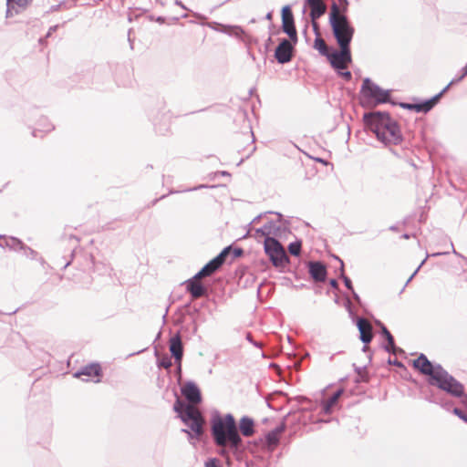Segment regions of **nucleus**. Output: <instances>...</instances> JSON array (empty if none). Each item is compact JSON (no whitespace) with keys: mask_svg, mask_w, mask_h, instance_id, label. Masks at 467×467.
<instances>
[{"mask_svg":"<svg viewBox=\"0 0 467 467\" xmlns=\"http://www.w3.org/2000/svg\"><path fill=\"white\" fill-rule=\"evenodd\" d=\"M448 89L449 86H446L440 93L436 94L431 99L425 100V106H427L431 110Z\"/></svg>","mask_w":467,"mask_h":467,"instance_id":"28","label":"nucleus"},{"mask_svg":"<svg viewBox=\"0 0 467 467\" xmlns=\"http://www.w3.org/2000/svg\"><path fill=\"white\" fill-rule=\"evenodd\" d=\"M340 50H335L327 57L331 66L337 70L347 68L348 63L351 62L350 47L339 46Z\"/></svg>","mask_w":467,"mask_h":467,"instance_id":"7","label":"nucleus"},{"mask_svg":"<svg viewBox=\"0 0 467 467\" xmlns=\"http://www.w3.org/2000/svg\"><path fill=\"white\" fill-rule=\"evenodd\" d=\"M293 46L289 40L283 38L275 48V57L280 64H285L292 59Z\"/></svg>","mask_w":467,"mask_h":467,"instance_id":"11","label":"nucleus"},{"mask_svg":"<svg viewBox=\"0 0 467 467\" xmlns=\"http://www.w3.org/2000/svg\"><path fill=\"white\" fill-rule=\"evenodd\" d=\"M451 247H452V252H453V254H457V255H460V254L455 251V249H454V247H453V244H451Z\"/></svg>","mask_w":467,"mask_h":467,"instance_id":"62","label":"nucleus"},{"mask_svg":"<svg viewBox=\"0 0 467 467\" xmlns=\"http://www.w3.org/2000/svg\"><path fill=\"white\" fill-rule=\"evenodd\" d=\"M61 5H58L57 6L52 7V10H57L60 7Z\"/></svg>","mask_w":467,"mask_h":467,"instance_id":"64","label":"nucleus"},{"mask_svg":"<svg viewBox=\"0 0 467 467\" xmlns=\"http://www.w3.org/2000/svg\"><path fill=\"white\" fill-rule=\"evenodd\" d=\"M21 250L25 251V255L27 256V257L35 259L36 256V252L35 250H33L32 248H30V247H27V246L24 245V248H22Z\"/></svg>","mask_w":467,"mask_h":467,"instance_id":"43","label":"nucleus"},{"mask_svg":"<svg viewBox=\"0 0 467 467\" xmlns=\"http://www.w3.org/2000/svg\"><path fill=\"white\" fill-rule=\"evenodd\" d=\"M402 237H403L404 239H409V238H410L409 234H403V235H402Z\"/></svg>","mask_w":467,"mask_h":467,"instance_id":"63","label":"nucleus"},{"mask_svg":"<svg viewBox=\"0 0 467 467\" xmlns=\"http://www.w3.org/2000/svg\"><path fill=\"white\" fill-rule=\"evenodd\" d=\"M309 274L317 282H323L327 276V269L324 264L320 262L309 263Z\"/></svg>","mask_w":467,"mask_h":467,"instance_id":"15","label":"nucleus"},{"mask_svg":"<svg viewBox=\"0 0 467 467\" xmlns=\"http://www.w3.org/2000/svg\"><path fill=\"white\" fill-rule=\"evenodd\" d=\"M364 121L381 142L397 145L402 140L400 129L389 113L381 111L366 113Z\"/></svg>","mask_w":467,"mask_h":467,"instance_id":"2","label":"nucleus"},{"mask_svg":"<svg viewBox=\"0 0 467 467\" xmlns=\"http://www.w3.org/2000/svg\"><path fill=\"white\" fill-rule=\"evenodd\" d=\"M465 77L466 76H463V72L461 71V75L454 78L447 86L450 88L451 85L462 81Z\"/></svg>","mask_w":467,"mask_h":467,"instance_id":"50","label":"nucleus"},{"mask_svg":"<svg viewBox=\"0 0 467 467\" xmlns=\"http://www.w3.org/2000/svg\"><path fill=\"white\" fill-rule=\"evenodd\" d=\"M33 0H6V17H12L13 16L19 13V10L16 8V5L25 10Z\"/></svg>","mask_w":467,"mask_h":467,"instance_id":"17","label":"nucleus"},{"mask_svg":"<svg viewBox=\"0 0 467 467\" xmlns=\"http://www.w3.org/2000/svg\"><path fill=\"white\" fill-rule=\"evenodd\" d=\"M428 383L452 397L467 399V396L464 395V386L443 368H438L435 376H432V379H428Z\"/></svg>","mask_w":467,"mask_h":467,"instance_id":"4","label":"nucleus"},{"mask_svg":"<svg viewBox=\"0 0 467 467\" xmlns=\"http://www.w3.org/2000/svg\"><path fill=\"white\" fill-rule=\"evenodd\" d=\"M39 126H42L43 129H37L33 131V136H36V132H48L54 129V126L48 122L47 119H42Z\"/></svg>","mask_w":467,"mask_h":467,"instance_id":"30","label":"nucleus"},{"mask_svg":"<svg viewBox=\"0 0 467 467\" xmlns=\"http://www.w3.org/2000/svg\"><path fill=\"white\" fill-rule=\"evenodd\" d=\"M389 363L392 364V365H394L396 367H399V368L403 367V364L400 361H399L398 359H394V360L389 359Z\"/></svg>","mask_w":467,"mask_h":467,"instance_id":"56","label":"nucleus"},{"mask_svg":"<svg viewBox=\"0 0 467 467\" xmlns=\"http://www.w3.org/2000/svg\"><path fill=\"white\" fill-rule=\"evenodd\" d=\"M329 285H331V287L337 289L338 287V283L336 279H331L329 281Z\"/></svg>","mask_w":467,"mask_h":467,"instance_id":"58","label":"nucleus"},{"mask_svg":"<svg viewBox=\"0 0 467 467\" xmlns=\"http://www.w3.org/2000/svg\"><path fill=\"white\" fill-rule=\"evenodd\" d=\"M377 324L381 328V334L387 338L389 337V336H392L390 334V332L388 330V328L380 322V321H377Z\"/></svg>","mask_w":467,"mask_h":467,"instance_id":"47","label":"nucleus"},{"mask_svg":"<svg viewBox=\"0 0 467 467\" xmlns=\"http://www.w3.org/2000/svg\"><path fill=\"white\" fill-rule=\"evenodd\" d=\"M233 252V259L240 257L244 254V250L242 248L236 247L234 249L232 248L230 253Z\"/></svg>","mask_w":467,"mask_h":467,"instance_id":"49","label":"nucleus"},{"mask_svg":"<svg viewBox=\"0 0 467 467\" xmlns=\"http://www.w3.org/2000/svg\"><path fill=\"white\" fill-rule=\"evenodd\" d=\"M387 339V344L383 347L385 351L388 353H391L393 355H397L398 353H402L403 350L395 346L393 336H389Z\"/></svg>","mask_w":467,"mask_h":467,"instance_id":"27","label":"nucleus"},{"mask_svg":"<svg viewBox=\"0 0 467 467\" xmlns=\"http://www.w3.org/2000/svg\"><path fill=\"white\" fill-rule=\"evenodd\" d=\"M361 95L368 100H373L376 104L386 103L389 100V90L382 89L379 85L372 82L369 78L363 80Z\"/></svg>","mask_w":467,"mask_h":467,"instance_id":"6","label":"nucleus"},{"mask_svg":"<svg viewBox=\"0 0 467 467\" xmlns=\"http://www.w3.org/2000/svg\"><path fill=\"white\" fill-rule=\"evenodd\" d=\"M211 433L216 446H228L233 452H236L242 445L243 440L231 413L224 416L213 415L211 420Z\"/></svg>","mask_w":467,"mask_h":467,"instance_id":"1","label":"nucleus"},{"mask_svg":"<svg viewBox=\"0 0 467 467\" xmlns=\"http://www.w3.org/2000/svg\"><path fill=\"white\" fill-rule=\"evenodd\" d=\"M312 26L316 37H320L319 26L318 24L317 23V20L312 21Z\"/></svg>","mask_w":467,"mask_h":467,"instance_id":"51","label":"nucleus"},{"mask_svg":"<svg viewBox=\"0 0 467 467\" xmlns=\"http://www.w3.org/2000/svg\"><path fill=\"white\" fill-rule=\"evenodd\" d=\"M278 216L277 221H270L263 225L268 236L275 237L281 234V220L282 214L275 213Z\"/></svg>","mask_w":467,"mask_h":467,"instance_id":"21","label":"nucleus"},{"mask_svg":"<svg viewBox=\"0 0 467 467\" xmlns=\"http://www.w3.org/2000/svg\"><path fill=\"white\" fill-rule=\"evenodd\" d=\"M246 339H247L250 343H252L253 345H254V346H256V347L261 348V344H259V343H257V342H255V341H254V340H253V337H252L251 333H247V334H246Z\"/></svg>","mask_w":467,"mask_h":467,"instance_id":"53","label":"nucleus"},{"mask_svg":"<svg viewBox=\"0 0 467 467\" xmlns=\"http://www.w3.org/2000/svg\"><path fill=\"white\" fill-rule=\"evenodd\" d=\"M314 48H316L324 57H327L330 53L327 45L321 36L315 38Z\"/></svg>","mask_w":467,"mask_h":467,"instance_id":"26","label":"nucleus"},{"mask_svg":"<svg viewBox=\"0 0 467 467\" xmlns=\"http://www.w3.org/2000/svg\"><path fill=\"white\" fill-rule=\"evenodd\" d=\"M427 400L430 401V402H433V403H437V404H441L442 407L444 408H448L451 404L449 402H446V403H442V400L437 397L436 395L434 394H431L430 397H427Z\"/></svg>","mask_w":467,"mask_h":467,"instance_id":"36","label":"nucleus"},{"mask_svg":"<svg viewBox=\"0 0 467 467\" xmlns=\"http://www.w3.org/2000/svg\"><path fill=\"white\" fill-rule=\"evenodd\" d=\"M400 107L403 109L413 110V104H410V103H400Z\"/></svg>","mask_w":467,"mask_h":467,"instance_id":"57","label":"nucleus"},{"mask_svg":"<svg viewBox=\"0 0 467 467\" xmlns=\"http://www.w3.org/2000/svg\"><path fill=\"white\" fill-rule=\"evenodd\" d=\"M288 251L293 255H299L301 252V243L300 242H293L288 245Z\"/></svg>","mask_w":467,"mask_h":467,"instance_id":"32","label":"nucleus"},{"mask_svg":"<svg viewBox=\"0 0 467 467\" xmlns=\"http://www.w3.org/2000/svg\"><path fill=\"white\" fill-rule=\"evenodd\" d=\"M186 290L191 294L194 299L200 298L206 295L207 290L201 282H195L188 279L185 281Z\"/></svg>","mask_w":467,"mask_h":467,"instance_id":"16","label":"nucleus"},{"mask_svg":"<svg viewBox=\"0 0 467 467\" xmlns=\"http://www.w3.org/2000/svg\"><path fill=\"white\" fill-rule=\"evenodd\" d=\"M201 417H202V416L201 412L199 411V410L196 409L194 407V405L188 404L187 406H185V410L180 418L184 423H188L189 421L194 420Z\"/></svg>","mask_w":467,"mask_h":467,"instance_id":"22","label":"nucleus"},{"mask_svg":"<svg viewBox=\"0 0 467 467\" xmlns=\"http://www.w3.org/2000/svg\"><path fill=\"white\" fill-rule=\"evenodd\" d=\"M337 1H338L337 5L339 6L341 12L343 14H346V12L348 10V0H337Z\"/></svg>","mask_w":467,"mask_h":467,"instance_id":"46","label":"nucleus"},{"mask_svg":"<svg viewBox=\"0 0 467 467\" xmlns=\"http://www.w3.org/2000/svg\"><path fill=\"white\" fill-rule=\"evenodd\" d=\"M231 26H226V25H222V24H219L218 25V27L216 28L217 31L221 32V33H223V34H226V35H229L230 31H231Z\"/></svg>","mask_w":467,"mask_h":467,"instance_id":"45","label":"nucleus"},{"mask_svg":"<svg viewBox=\"0 0 467 467\" xmlns=\"http://www.w3.org/2000/svg\"><path fill=\"white\" fill-rule=\"evenodd\" d=\"M357 327L359 331V339L364 344L370 343L373 338V328L370 322L364 317H359L357 320Z\"/></svg>","mask_w":467,"mask_h":467,"instance_id":"13","label":"nucleus"},{"mask_svg":"<svg viewBox=\"0 0 467 467\" xmlns=\"http://www.w3.org/2000/svg\"><path fill=\"white\" fill-rule=\"evenodd\" d=\"M336 259H337L340 262V265H341V267H340L341 275H340V276L343 279L346 287L348 289H349L350 291H353L354 289H353V286H352L351 280L347 275H345V274H344V264H343V261L339 257H337V256L336 257Z\"/></svg>","mask_w":467,"mask_h":467,"instance_id":"31","label":"nucleus"},{"mask_svg":"<svg viewBox=\"0 0 467 467\" xmlns=\"http://www.w3.org/2000/svg\"><path fill=\"white\" fill-rule=\"evenodd\" d=\"M239 430L244 437H251L254 433V421L248 416L241 418L239 422Z\"/></svg>","mask_w":467,"mask_h":467,"instance_id":"20","label":"nucleus"},{"mask_svg":"<svg viewBox=\"0 0 467 467\" xmlns=\"http://www.w3.org/2000/svg\"><path fill=\"white\" fill-rule=\"evenodd\" d=\"M367 345H368V344H365V345L363 346V348H362V349H363V351H367V350L368 349V347Z\"/></svg>","mask_w":467,"mask_h":467,"instance_id":"61","label":"nucleus"},{"mask_svg":"<svg viewBox=\"0 0 467 467\" xmlns=\"http://www.w3.org/2000/svg\"><path fill=\"white\" fill-rule=\"evenodd\" d=\"M285 427L283 425L276 427L275 430L269 431L265 435V441L268 447H275L279 443V436L284 431Z\"/></svg>","mask_w":467,"mask_h":467,"instance_id":"23","label":"nucleus"},{"mask_svg":"<svg viewBox=\"0 0 467 467\" xmlns=\"http://www.w3.org/2000/svg\"><path fill=\"white\" fill-rule=\"evenodd\" d=\"M185 424L191 429V431H189L187 430H182V431L187 433L189 438L198 439L202 434V424H203L202 417L198 418L194 420H191Z\"/></svg>","mask_w":467,"mask_h":467,"instance_id":"18","label":"nucleus"},{"mask_svg":"<svg viewBox=\"0 0 467 467\" xmlns=\"http://www.w3.org/2000/svg\"><path fill=\"white\" fill-rule=\"evenodd\" d=\"M170 351L174 357L175 361L178 362V370L181 371V361L183 356V347L179 332L170 339Z\"/></svg>","mask_w":467,"mask_h":467,"instance_id":"14","label":"nucleus"},{"mask_svg":"<svg viewBox=\"0 0 467 467\" xmlns=\"http://www.w3.org/2000/svg\"><path fill=\"white\" fill-rule=\"evenodd\" d=\"M171 365H172L171 359L168 355H164L161 358H160L158 360L159 367H161L164 368H169L171 367Z\"/></svg>","mask_w":467,"mask_h":467,"instance_id":"34","label":"nucleus"},{"mask_svg":"<svg viewBox=\"0 0 467 467\" xmlns=\"http://www.w3.org/2000/svg\"><path fill=\"white\" fill-rule=\"evenodd\" d=\"M306 2L309 5L310 9L326 5L323 0H306Z\"/></svg>","mask_w":467,"mask_h":467,"instance_id":"41","label":"nucleus"},{"mask_svg":"<svg viewBox=\"0 0 467 467\" xmlns=\"http://www.w3.org/2000/svg\"><path fill=\"white\" fill-rule=\"evenodd\" d=\"M340 76H342V78H344L347 81L350 80L351 79V72L350 71H343V72H338Z\"/></svg>","mask_w":467,"mask_h":467,"instance_id":"52","label":"nucleus"},{"mask_svg":"<svg viewBox=\"0 0 467 467\" xmlns=\"http://www.w3.org/2000/svg\"><path fill=\"white\" fill-rule=\"evenodd\" d=\"M254 237L256 239L263 238V237L265 239L266 237H269V236L266 234L265 228L262 226L261 228L255 229Z\"/></svg>","mask_w":467,"mask_h":467,"instance_id":"40","label":"nucleus"},{"mask_svg":"<svg viewBox=\"0 0 467 467\" xmlns=\"http://www.w3.org/2000/svg\"><path fill=\"white\" fill-rule=\"evenodd\" d=\"M206 276H209L206 272L204 271L203 268H202L197 274H195L192 278H190L191 280H193L195 282H201L200 280L202 278V277H206Z\"/></svg>","mask_w":467,"mask_h":467,"instance_id":"39","label":"nucleus"},{"mask_svg":"<svg viewBox=\"0 0 467 467\" xmlns=\"http://www.w3.org/2000/svg\"><path fill=\"white\" fill-rule=\"evenodd\" d=\"M0 245L9 247L13 250L24 248L23 243L16 237H0Z\"/></svg>","mask_w":467,"mask_h":467,"instance_id":"24","label":"nucleus"},{"mask_svg":"<svg viewBox=\"0 0 467 467\" xmlns=\"http://www.w3.org/2000/svg\"><path fill=\"white\" fill-rule=\"evenodd\" d=\"M343 393L342 389L337 390L331 397H329L323 404V410L325 413H330L331 409L337 403V400Z\"/></svg>","mask_w":467,"mask_h":467,"instance_id":"25","label":"nucleus"},{"mask_svg":"<svg viewBox=\"0 0 467 467\" xmlns=\"http://www.w3.org/2000/svg\"><path fill=\"white\" fill-rule=\"evenodd\" d=\"M413 110L417 112H424L427 113L430 111V109L425 106V101L421 103H414L413 104Z\"/></svg>","mask_w":467,"mask_h":467,"instance_id":"37","label":"nucleus"},{"mask_svg":"<svg viewBox=\"0 0 467 467\" xmlns=\"http://www.w3.org/2000/svg\"><path fill=\"white\" fill-rule=\"evenodd\" d=\"M426 259H424L420 265L417 267V269L413 272V274L409 277V279L407 280L405 285L403 286V288L401 289V292L405 289V286L412 280V278L416 275V274L418 273V271L420 270V268L422 266V265L425 263Z\"/></svg>","mask_w":467,"mask_h":467,"instance_id":"48","label":"nucleus"},{"mask_svg":"<svg viewBox=\"0 0 467 467\" xmlns=\"http://www.w3.org/2000/svg\"><path fill=\"white\" fill-rule=\"evenodd\" d=\"M352 292V295H353V297L354 299L358 302V303H360V297L353 290L351 291Z\"/></svg>","mask_w":467,"mask_h":467,"instance_id":"59","label":"nucleus"},{"mask_svg":"<svg viewBox=\"0 0 467 467\" xmlns=\"http://www.w3.org/2000/svg\"><path fill=\"white\" fill-rule=\"evenodd\" d=\"M231 250V245L223 248L217 256H215L202 267L209 276L214 274L223 265Z\"/></svg>","mask_w":467,"mask_h":467,"instance_id":"12","label":"nucleus"},{"mask_svg":"<svg viewBox=\"0 0 467 467\" xmlns=\"http://www.w3.org/2000/svg\"><path fill=\"white\" fill-rule=\"evenodd\" d=\"M413 366L423 375L429 376V379H432V376H435L438 368H442L440 364H432L424 354H420L419 358L413 361Z\"/></svg>","mask_w":467,"mask_h":467,"instance_id":"9","label":"nucleus"},{"mask_svg":"<svg viewBox=\"0 0 467 467\" xmlns=\"http://www.w3.org/2000/svg\"><path fill=\"white\" fill-rule=\"evenodd\" d=\"M182 394L189 404L196 405L201 403L202 395L200 389L193 381H186L181 389Z\"/></svg>","mask_w":467,"mask_h":467,"instance_id":"10","label":"nucleus"},{"mask_svg":"<svg viewBox=\"0 0 467 467\" xmlns=\"http://www.w3.org/2000/svg\"><path fill=\"white\" fill-rule=\"evenodd\" d=\"M329 25L338 46L350 47L355 29L336 2L330 6Z\"/></svg>","mask_w":467,"mask_h":467,"instance_id":"3","label":"nucleus"},{"mask_svg":"<svg viewBox=\"0 0 467 467\" xmlns=\"http://www.w3.org/2000/svg\"><path fill=\"white\" fill-rule=\"evenodd\" d=\"M244 35V29L239 26H232L231 31L229 33V36H234L238 39H242L243 36Z\"/></svg>","mask_w":467,"mask_h":467,"instance_id":"33","label":"nucleus"},{"mask_svg":"<svg viewBox=\"0 0 467 467\" xmlns=\"http://www.w3.org/2000/svg\"><path fill=\"white\" fill-rule=\"evenodd\" d=\"M267 213H273V212L269 211V212H266V213H261V214L257 215L255 218H254V220L252 221V223H257L258 221H260V219H261L265 214H267Z\"/></svg>","mask_w":467,"mask_h":467,"instance_id":"55","label":"nucleus"},{"mask_svg":"<svg viewBox=\"0 0 467 467\" xmlns=\"http://www.w3.org/2000/svg\"><path fill=\"white\" fill-rule=\"evenodd\" d=\"M282 28L294 43L297 42V33L295 26L294 16L289 5L282 8Z\"/></svg>","mask_w":467,"mask_h":467,"instance_id":"8","label":"nucleus"},{"mask_svg":"<svg viewBox=\"0 0 467 467\" xmlns=\"http://www.w3.org/2000/svg\"><path fill=\"white\" fill-rule=\"evenodd\" d=\"M57 27H58V26H57V25L50 26V27H49V29H48L47 34L46 35V38H47V37L51 36V35H52L55 31H57Z\"/></svg>","mask_w":467,"mask_h":467,"instance_id":"54","label":"nucleus"},{"mask_svg":"<svg viewBox=\"0 0 467 467\" xmlns=\"http://www.w3.org/2000/svg\"><path fill=\"white\" fill-rule=\"evenodd\" d=\"M452 412L454 415L458 416L461 420L467 423V414H465L461 409L454 408Z\"/></svg>","mask_w":467,"mask_h":467,"instance_id":"42","label":"nucleus"},{"mask_svg":"<svg viewBox=\"0 0 467 467\" xmlns=\"http://www.w3.org/2000/svg\"><path fill=\"white\" fill-rule=\"evenodd\" d=\"M326 11H327L326 5H322L319 7H315V8L310 9L309 16H310L311 21L317 20L319 17H321L326 13Z\"/></svg>","mask_w":467,"mask_h":467,"instance_id":"29","label":"nucleus"},{"mask_svg":"<svg viewBox=\"0 0 467 467\" xmlns=\"http://www.w3.org/2000/svg\"><path fill=\"white\" fill-rule=\"evenodd\" d=\"M187 405L188 404H185L180 399H177L174 403L173 410L181 416L185 410V406Z\"/></svg>","mask_w":467,"mask_h":467,"instance_id":"35","label":"nucleus"},{"mask_svg":"<svg viewBox=\"0 0 467 467\" xmlns=\"http://www.w3.org/2000/svg\"><path fill=\"white\" fill-rule=\"evenodd\" d=\"M100 374V366L99 364H89L88 366L83 367L79 371L75 373V377L79 378L81 376H86L88 379H84V380H89V378L92 379L94 377H99Z\"/></svg>","mask_w":467,"mask_h":467,"instance_id":"19","label":"nucleus"},{"mask_svg":"<svg viewBox=\"0 0 467 467\" xmlns=\"http://www.w3.org/2000/svg\"><path fill=\"white\" fill-rule=\"evenodd\" d=\"M220 447V450L218 451V453L223 456V457H225V458H228L229 457V451H233L228 446H219Z\"/></svg>","mask_w":467,"mask_h":467,"instance_id":"44","label":"nucleus"},{"mask_svg":"<svg viewBox=\"0 0 467 467\" xmlns=\"http://www.w3.org/2000/svg\"><path fill=\"white\" fill-rule=\"evenodd\" d=\"M265 18H266L267 20H271V19H272V12H268V13L266 14V16H265Z\"/></svg>","mask_w":467,"mask_h":467,"instance_id":"60","label":"nucleus"},{"mask_svg":"<svg viewBox=\"0 0 467 467\" xmlns=\"http://www.w3.org/2000/svg\"><path fill=\"white\" fill-rule=\"evenodd\" d=\"M204 467H222L217 458H210L204 462Z\"/></svg>","mask_w":467,"mask_h":467,"instance_id":"38","label":"nucleus"},{"mask_svg":"<svg viewBox=\"0 0 467 467\" xmlns=\"http://www.w3.org/2000/svg\"><path fill=\"white\" fill-rule=\"evenodd\" d=\"M264 249L275 267L284 266L288 262V256L284 247L275 237H266L265 239Z\"/></svg>","mask_w":467,"mask_h":467,"instance_id":"5","label":"nucleus"}]
</instances>
